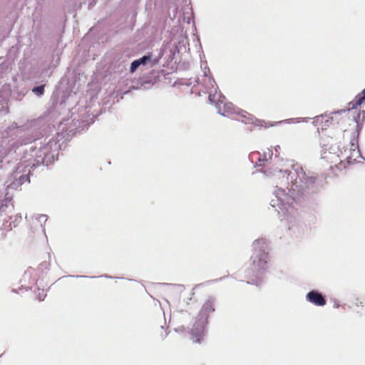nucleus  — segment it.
Listing matches in <instances>:
<instances>
[{"label":"nucleus","mask_w":365,"mask_h":365,"mask_svg":"<svg viewBox=\"0 0 365 365\" xmlns=\"http://www.w3.org/2000/svg\"><path fill=\"white\" fill-rule=\"evenodd\" d=\"M149 59V56H144L142 58L133 61L130 68V72H134L140 65L145 64Z\"/></svg>","instance_id":"5"},{"label":"nucleus","mask_w":365,"mask_h":365,"mask_svg":"<svg viewBox=\"0 0 365 365\" xmlns=\"http://www.w3.org/2000/svg\"><path fill=\"white\" fill-rule=\"evenodd\" d=\"M215 312V299L209 298L202 305L198 319L191 330V339L193 342L200 343L204 336L205 326L210 314Z\"/></svg>","instance_id":"1"},{"label":"nucleus","mask_w":365,"mask_h":365,"mask_svg":"<svg viewBox=\"0 0 365 365\" xmlns=\"http://www.w3.org/2000/svg\"><path fill=\"white\" fill-rule=\"evenodd\" d=\"M261 162H267V159H261L260 158H259V162L257 163V165L258 166H261V165H264L265 164L264 163H261Z\"/></svg>","instance_id":"7"},{"label":"nucleus","mask_w":365,"mask_h":365,"mask_svg":"<svg viewBox=\"0 0 365 365\" xmlns=\"http://www.w3.org/2000/svg\"><path fill=\"white\" fill-rule=\"evenodd\" d=\"M307 299L317 306H324L326 304L324 297L322 294L315 290H312L307 294Z\"/></svg>","instance_id":"3"},{"label":"nucleus","mask_w":365,"mask_h":365,"mask_svg":"<svg viewBox=\"0 0 365 365\" xmlns=\"http://www.w3.org/2000/svg\"><path fill=\"white\" fill-rule=\"evenodd\" d=\"M335 158H336V159H335V160L334 161V163H337L338 161H341V160L339 159V155H338L335 156Z\"/></svg>","instance_id":"9"},{"label":"nucleus","mask_w":365,"mask_h":365,"mask_svg":"<svg viewBox=\"0 0 365 365\" xmlns=\"http://www.w3.org/2000/svg\"><path fill=\"white\" fill-rule=\"evenodd\" d=\"M265 242L263 240H255L253 243L255 252L250 265V271L257 274L267 268L268 253L264 251Z\"/></svg>","instance_id":"2"},{"label":"nucleus","mask_w":365,"mask_h":365,"mask_svg":"<svg viewBox=\"0 0 365 365\" xmlns=\"http://www.w3.org/2000/svg\"><path fill=\"white\" fill-rule=\"evenodd\" d=\"M161 330L165 332V335L163 336V337H165L167 335L166 329H164L163 327H161Z\"/></svg>","instance_id":"8"},{"label":"nucleus","mask_w":365,"mask_h":365,"mask_svg":"<svg viewBox=\"0 0 365 365\" xmlns=\"http://www.w3.org/2000/svg\"><path fill=\"white\" fill-rule=\"evenodd\" d=\"M363 104H365V88L349 103V110L360 108Z\"/></svg>","instance_id":"4"},{"label":"nucleus","mask_w":365,"mask_h":365,"mask_svg":"<svg viewBox=\"0 0 365 365\" xmlns=\"http://www.w3.org/2000/svg\"><path fill=\"white\" fill-rule=\"evenodd\" d=\"M33 92L37 93L39 96L43 95V92H44V86L42 85V86L34 87L33 88Z\"/></svg>","instance_id":"6"},{"label":"nucleus","mask_w":365,"mask_h":365,"mask_svg":"<svg viewBox=\"0 0 365 365\" xmlns=\"http://www.w3.org/2000/svg\"><path fill=\"white\" fill-rule=\"evenodd\" d=\"M315 178H311V182H314Z\"/></svg>","instance_id":"10"}]
</instances>
